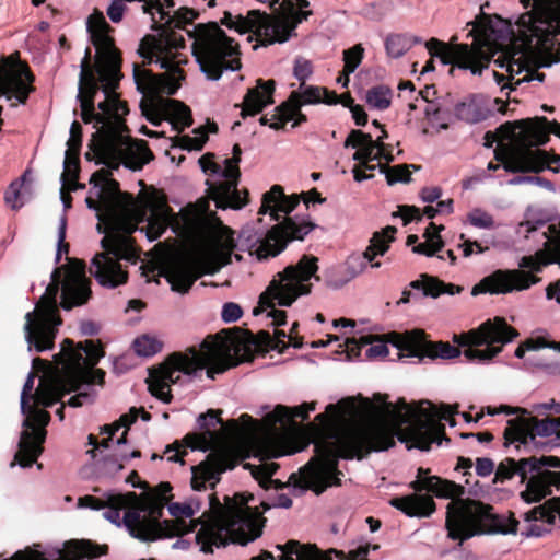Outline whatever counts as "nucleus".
I'll return each instance as SVG.
<instances>
[{
	"instance_id": "obj_1",
	"label": "nucleus",
	"mask_w": 560,
	"mask_h": 560,
	"mask_svg": "<svg viewBox=\"0 0 560 560\" xmlns=\"http://www.w3.org/2000/svg\"><path fill=\"white\" fill-rule=\"evenodd\" d=\"M85 202L96 212L97 231L104 233L101 240L103 252L92 258L89 270L98 284L110 289L127 281L121 260H136L130 234L137 230L144 233L149 242L158 240L167 228L184 237L208 238L205 256L217 270L231 261L234 249L247 252L257 260L268 259L279 255L289 242L304 240L316 228L308 215L287 218L299 206L300 197L287 196L279 185L262 194L258 214H268L271 221L284 220L266 234L247 224L240 231L237 240L205 199L189 203L178 214H174L163 200L142 205L120 191L112 197L100 196V200L88 197Z\"/></svg>"
},
{
	"instance_id": "obj_2",
	"label": "nucleus",
	"mask_w": 560,
	"mask_h": 560,
	"mask_svg": "<svg viewBox=\"0 0 560 560\" xmlns=\"http://www.w3.org/2000/svg\"><path fill=\"white\" fill-rule=\"evenodd\" d=\"M370 407L368 402L359 406L352 398H347L328 405L325 412L316 416L323 430L336 427H343V430L330 439L314 442L315 455L298 476L290 478L294 480V488L320 494L328 487L339 485V458H360L363 453L385 451L395 444V436L400 442H410L408 448L429 451L432 443L441 445L442 438L448 442L441 421L456 425L453 407L448 405L438 407L422 401L418 407H411L405 401L385 402L365 415L364 409Z\"/></svg>"
},
{
	"instance_id": "obj_3",
	"label": "nucleus",
	"mask_w": 560,
	"mask_h": 560,
	"mask_svg": "<svg viewBox=\"0 0 560 560\" xmlns=\"http://www.w3.org/2000/svg\"><path fill=\"white\" fill-rule=\"evenodd\" d=\"M89 50L81 63L79 94L81 118L85 124L94 122L97 138L91 144L88 160L95 159L112 170L120 165L140 171L153 155L143 140L132 139L128 133L124 116L128 114L127 104L115 92L119 73L115 67H101L97 78L88 68Z\"/></svg>"
},
{
	"instance_id": "obj_4",
	"label": "nucleus",
	"mask_w": 560,
	"mask_h": 560,
	"mask_svg": "<svg viewBox=\"0 0 560 560\" xmlns=\"http://www.w3.org/2000/svg\"><path fill=\"white\" fill-rule=\"evenodd\" d=\"M428 474V469L418 468L416 480L409 483L415 493L393 498L389 504L409 517H428L435 511V503L431 495L420 492L427 491L438 498L451 499L445 525L448 537L460 542L485 533L506 535L517 532L515 521L493 515L491 508L481 502L460 499L465 493L463 486Z\"/></svg>"
},
{
	"instance_id": "obj_5",
	"label": "nucleus",
	"mask_w": 560,
	"mask_h": 560,
	"mask_svg": "<svg viewBox=\"0 0 560 560\" xmlns=\"http://www.w3.org/2000/svg\"><path fill=\"white\" fill-rule=\"evenodd\" d=\"M207 500L210 514L199 522L192 538L190 534H177L179 538L173 544L174 549L186 550L195 544L201 552L208 553L230 542L245 546L261 536L266 520L256 508L248 505L254 500L252 494L226 495L223 503L215 494L207 495Z\"/></svg>"
},
{
	"instance_id": "obj_6",
	"label": "nucleus",
	"mask_w": 560,
	"mask_h": 560,
	"mask_svg": "<svg viewBox=\"0 0 560 560\" xmlns=\"http://www.w3.org/2000/svg\"><path fill=\"white\" fill-rule=\"evenodd\" d=\"M465 37L471 43H456L453 36L450 43L431 38L425 47L432 58H438L443 66H454L480 75L489 67L491 58L501 49L508 38V27L503 20L482 15L467 23Z\"/></svg>"
},
{
	"instance_id": "obj_7",
	"label": "nucleus",
	"mask_w": 560,
	"mask_h": 560,
	"mask_svg": "<svg viewBox=\"0 0 560 560\" xmlns=\"http://www.w3.org/2000/svg\"><path fill=\"white\" fill-rule=\"evenodd\" d=\"M184 48V35L177 31H163L156 37L144 38L138 48L140 57L144 62L159 65L165 72L154 74L135 63L133 80L137 90L144 96L175 94L184 80L182 65L187 62L180 51Z\"/></svg>"
},
{
	"instance_id": "obj_8",
	"label": "nucleus",
	"mask_w": 560,
	"mask_h": 560,
	"mask_svg": "<svg viewBox=\"0 0 560 560\" xmlns=\"http://www.w3.org/2000/svg\"><path fill=\"white\" fill-rule=\"evenodd\" d=\"M518 138L515 144H499L494 150V158L502 163L504 171L509 173H538L548 163L555 164L553 172L560 173V155L549 159L545 151L533 149L542 145L548 140V133L552 132L560 138V124L548 121L545 117L521 120Z\"/></svg>"
},
{
	"instance_id": "obj_9",
	"label": "nucleus",
	"mask_w": 560,
	"mask_h": 560,
	"mask_svg": "<svg viewBox=\"0 0 560 560\" xmlns=\"http://www.w3.org/2000/svg\"><path fill=\"white\" fill-rule=\"evenodd\" d=\"M229 365L223 359L222 349L214 342L203 341L198 348H190L184 353H174L151 376L149 389L153 396L164 402L171 400L170 386L190 382L206 370L209 378L223 373Z\"/></svg>"
},
{
	"instance_id": "obj_10",
	"label": "nucleus",
	"mask_w": 560,
	"mask_h": 560,
	"mask_svg": "<svg viewBox=\"0 0 560 560\" xmlns=\"http://www.w3.org/2000/svg\"><path fill=\"white\" fill-rule=\"evenodd\" d=\"M318 270L317 258L304 255L296 265H290L278 272L259 298L254 314L266 313L273 326L285 324L287 314L276 305L287 307L302 295L311 292V279Z\"/></svg>"
},
{
	"instance_id": "obj_11",
	"label": "nucleus",
	"mask_w": 560,
	"mask_h": 560,
	"mask_svg": "<svg viewBox=\"0 0 560 560\" xmlns=\"http://www.w3.org/2000/svg\"><path fill=\"white\" fill-rule=\"evenodd\" d=\"M62 377V373L58 376H54L50 380H40L35 394L32 396L31 392L34 386V373L30 372L20 397V410L21 413L26 416L22 422L23 431L21 432L20 440L18 443V452L14 455V459L10 463L11 467L19 465L22 468L31 467L42 454V444L45 441L46 431L44 428L49 422V413L45 410L38 409L42 406L36 400V394L40 386H46L54 380ZM43 407H45L43 405Z\"/></svg>"
},
{
	"instance_id": "obj_12",
	"label": "nucleus",
	"mask_w": 560,
	"mask_h": 560,
	"mask_svg": "<svg viewBox=\"0 0 560 560\" xmlns=\"http://www.w3.org/2000/svg\"><path fill=\"white\" fill-rule=\"evenodd\" d=\"M545 467L560 468V459L551 456H533L520 460L505 458L499 464L495 478L503 481L518 476L521 482L526 483L525 490L521 492L522 499L527 503L538 502L551 494L552 488L560 489V472Z\"/></svg>"
},
{
	"instance_id": "obj_13",
	"label": "nucleus",
	"mask_w": 560,
	"mask_h": 560,
	"mask_svg": "<svg viewBox=\"0 0 560 560\" xmlns=\"http://www.w3.org/2000/svg\"><path fill=\"white\" fill-rule=\"evenodd\" d=\"M192 52L200 71L211 81L219 80L223 71L241 69L237 45L215 23L197 28Z\"/></svg>"
},
{
	"instance_id": "obj_14",
	"label": "nucleus",
	"mask_w": 560,
	"mask_h": 560,
	"mask_svg": "<svg viewBox=\"0 0 560 560\" xmlns=\"http://www.w3.org/2000/svg\"><path fill=\"white\" fill-rule=\"evenodd\" d=\"M160 511L159 505H139L135 493L118 494L110 499L103 517L117 527H124L131 537L150 542L167 533V525L159 524Z\"/></svg>"
},
{
	"instance_id": "obj_15",
	"label": "nucleus",
	"mask_w": 560,
	"mask_h": 560,
	"mask_svg": "<svg viewBox=\"0 0 560 560\" xmlns=\"http://www.w3.org/2000/svg\"><path fill=\"white\" fill-rule=\"evenodd\" d=\"M51 282L32 312L25 315L24 335L28 351L44 352L54 347L57 328L61 324L58 315L57 293L59 290L60 271L54 269Z\"/></svg>"
},
{
	"instance_id": "obj_16",
	"label": "nucleus",
	"mask_w": 560,
	"mask_h": 560,
	"mask_svg": "<svg viewBox=\"0 0 560 560\" xmlns=\"http://www.w3.org/2000/svg\"><path fill=\"white\" fill-rule=\"evenodd\" d=\"M517 331L504 318L495 317L482 323L478 328L455 336V341L467 347L464 357L469 361L489 362L502 350V345L517 337Z\"/></svg>"
},
{
	"instance_id": "obj_17",
	"label": "nucleus",
	"mask_w": 560,
	"mask_h": 560,
	"mask_svg": "<svg viewBox=\"0 0 560 560\" xmlns=\"http://www.w3.org/2000/svg\"><path fill=\"white\" fill-rule=\"evenodd\" d=\"M82 374L75 380L72 376H62L59 380L51 381L46 386L42 385L37 390L36 400L44 406H52L61 400L66 394L74 392L75 395L67 401L70 407L75 408L93 402L96 392L92 385H103L105 372L88 368L82 370Z\"/></svg>"
},
{
	"instance_id": "obj_18",
	"label": "nucleus",
	"mask_w": 560,
	"mask_h": 560,
	"mask_svg": "<svg viewBox=\"0 0 560 560\" xmlns=\"http://www.w3.org/2000/svg\"><path fill=\"white\" fill-rule=\"evenodd\" d=\"M241 148L235 144L233 148V158L225 159L223 164L212 162L207 155L199 159L201 170L207 173L211 172L223 180L218 185L209 184V205L214 202L217 209H234L238 210L245 205L244 198L237 190V179L240 177L238 162L241 160ZM200 200H203L201 198Z\"/></svg>"
},
{
	"instance_id": "obj_19",
	"label": "nucleus",
	"mask_w": 560,
	"mask_h": 560,
	"mask_svg": "<svg viewBox=\"0 0 560 560\" xmlns=\"http://www.w3.org/2000/svg\"><path fill=\"white\" fill-rule=\"evenodd\" d=\"M396 231V228L387 226L381 232L374 233L370 240V245L364 252L351 254L339 270L328 276L326 280L327 285L338 290L363 273L369 266L371 268H380L382 264L377 258L387 253L389 244L395 238Z\"/></svg>"
},
{
	"instance_id": "obj_20",
	"label": "nucleus",
	"mask_w": 560,
	"mask_h": 560,
	"mask_svg": "<svg viewBox=\"0 0 560 560\" xmlns=\"http://www.w3.org/2000/svg\"><path fill=\"white\" fill-rule=\"evenodd\" d=\"M223 23L240 34L254 33L264 46L289 40L295 27L288 19L256 10L248 11L246 15L226 13Z\"/></svg>"
},
{
	"instance_id": "obj_21",
	"label": "nucleus",
	"mask_w": 560,
	"mask_h": 560,
	"mask_svg": "<svg viewBox=\"0 0 560 560\" xmlns=\"http://www.w3.org/2000/svg\"><path fill=\"white\" fill-rule=\"evenodd\" d=\"M526 238H533L541 248L534 255L523 256L518 267L530 272H540L548 265L560 267V224H546L544 221H526L520 224Z\"/></svg>"
},
{
	"instance_id": "obj_22",
	"label": "nucleus",
	"mask_w": 560,
	"mask_h": 560,
	"mask_svg": "<svg viewBox=\"0 0 560 560\" xmlns=\"http://www.w3.org/2000/svg\"><path fill=\"white\" fill-rule=\"evenodd\" d=\"M537 411H551L560 413V402L551 401L550 404H541L535 408ZM560 436V417L557 418H544L538 420L536 418H529L527 423H520L516 420H509L508 427L504 430L505 446L510 444L518 443L520 445L526 446L529 442L535 440V436Z\"/></svg>"
},
{
	"instance_id": "obj_23",
	"label": "nucleus",
	"mask_w": 560,
	"mask_h": 560,
	"mask_svg": "<svg viewBox=\"0 0 560 560\" xmlns=\"http://www.w3.org/2000/svg\"><path fill=\"white\" fill-rule=\"evenodd\" d=\"M388 342L406 357L431 359H454L460 354L458 348L447 342H431L425 339L424 332L419 329L405 332H392Z\"/></svg>"
},
{
	"instance_id": "obj_24",
	"label": "nucleus",
	"mask_w": 560,
	"mask_h": 560,
	"mask_svg": "<svg viewBox=\"0 0 560 560\" xmlns=\"http://www.w3.org/2000/svg\"><path fill=\"white\" fill-rule=\"evenodd\" d=\"M103 357L102 349L92 340H85L77 347L71 340L61 343V350L55 361L61 366L62 376L80 377L83 369L93 368Z\"/></svg>"
},
{
	"instance_id": "obj_25",
	"label": "nucleus",
	"mask_w": 560,
	"mask_h": 560,
	"mask_svg": "<svg viewBox=\"0 0 560 560\" xmlns=\"http://www.w3.org/2000/svg\"><path fill=\"white\" fill-rule=\"evenodd\" d=\"M203 504V500L199 495H190L183 502H172L167 504L168 513L174 517L173 521H161L162 517L159 518V524L161 526L167 525V533L163 535L160 539L166 537H174L177 534H194L195 529L198 525H200V521L206 520L208 514H210V508L208 511H205L200 518L192 520V516L201 510ZM210 505V503L208 502Z\"/></svg>"
},
{
	"instance_id": "obj_26",
	"label": "nucleus",
	"mask_w": 560,
	"mask_h": 560,
	"mask_svg": "<svg viewBox=\"0 0 560 560\" xmlns=\"http://www.w3.org/2000/svg\"><path fill=\"white\" fill-rule=\"evenodd\" d=\"M538 278L521 270H495L481 279L471 289V295L506 294L514 290L522 291L538 282Z\"/></svg>"
},
{
	"instance_id": "obj_27",
	"label": "nucleus",
	"mask_w": 560,
	"mask_h": 560,
	"mask_svg": "<svg viewBox=\"0 0 560 560\" xmlns=\"http://www.w3.org/2000/svg\"><path fill=\"white\" fill-rule=\"evenodd\" d=\"M236 457L228 450H218L210 453L197 466L191 467V488L195 491L213 489L221 479V474L231 470L236 465Z\"/></svg>"
},
{
	"instance_id": "obj_28",
	"label": "nucleus",
	"mask_w": 560,
	"mask_h": 560,
	"mask_svg": "<svg viewBox=\"0 0 560 560\" xmlns=\"http://www.w3.org/2000/svg\"><path fill=\"white\" fill-rule=\"evenodd\" d=\"M34 77L22 63L0 67V97H4L11 106L24 104L33 91Z\"/></svg>"
},
{
	"instance_id": "obj_29",
	"label": "nucleus",
	"mask_w": 560,
	"mask_h": 560,
	"mask_svg": "<svg viewBox=\"0 0 560 560\" xmlns=\"http://www.w3.org/2000/svg\"><path fill=\"white\" fill-rule=\"evenodd\" d=\"M90 294L91 290L84 276V266L81 262H75V266L66 271L61 287L60 305L63 310L69 311L74 306L86 303Z\"/></svg>"
},
{
	"instance_id": "obj_30",
	"label": "nucleus",
	"mask_w": 560,
	"mask_h": 560,
	"mask_svg": "<svg viewBox=\"0 0 560 560\" xmlns=\"http://www.w3.org/2000/svg\"><path fill=\"white\" fill-rule=\"evenodd\" d=\"M86 28L97 54L114 63L117 50L114 39L108 34L110 26L106 22L104 14L98 11L91 14L86 22Z\"/></svg>"
},
{
	"instance_id": "obj_31",
	"label": "nucleus",
	"mask_w": 560,
	"mask_h": 560,
	"mask_svg": "<svg viewBox=\"0 0 560 560\" xmlns=\"http://www.w3.org/2000/svg\"><path fill=\"white\" fill-rule=\"evenodd\" d=\"M141 416V419L143 421H149L151 419V416L149 412H147L144 409L132 407L129 409V412L121 415L120 418L110 423L105 424L101 428V434L107 435V438L103 439V441L100 443L96 438L93 435H89V444L92 445L94 448L103 447L108 448L110 442L113 441L114 435L124 428V433L121 436H119L116 440V445L120 446L121 444H125L127 442L126 434L129 427L135 423L138 419V417Z\"/></svg>"
},
{
	"instance_id": "obj_32",
	"label": "nucleus",
	"mask_w": 560,
	"mask_h": 560,
	"mask_svg": "<svg viewBox=\"0 0 560 560\" xmlns=\"http://www.w3.org/2000/svg\"><path fill=\"white\" fill-rule=\"evenodd\" d=\"M174 7L173 0H150L143 4L144 13H149L152 16L154 24H164L172 27L174 24L175 28H183L184 24L190 23L195 19V12L192 10H185L177 14V19L171 14V9Z\"/></svg>"
},
{
	"instance_id": "obj_33",
	"label": "nucleus",
	"mask_w": 560,
	"mask_h": 560,
	"mask_svg": "<svg viewBox=\"0 0 560 560\" xmlns=\"http://www.w3.org/2000/svg\"><path fill=\"white\" fill-rule=\"evenodd\" d=\"M345 148L357 149L352 159L360 162L366 170L374 171V165H369L370 161H381V151L373 138L361 130H352L345 140Z\"/></svg>"
},
{
	"instance_id": "obj_34",
	"label": "nucleus",
	"mask_w": 560,
	"mask_h": 560,
	"mask_svg": "<svg viewBox=\"0 0 560 560\" xmlns=\"http://www.w3.org/2000/svg\"><path fill=\"white\" fill-rule=\"evenodd\" d=\"M275 82L272 80H258L257 86L248 89L241 110L243 118L255 116L265 107L273 103Z\"/></svg>"
},
{
	"instance_id": "obj_35",
	"label": "nucleus",
	"mask_w": 560,
	"mask_h": 560,
	"mask_svg": "<svg viewBox=\"0 0 560 560\" xmlns=\"http://www.w3.org/2000/svg\"><path fill=\"white\" fill-rule=\"evenodd\" d=\"M491 113L488 98L481 94L469 95L457 103L454 108L455 116L470 125L483 121Z\"/></svg>"
},
{
	"instance_id": "obj_36",
	"label": "nucleus",
	"mask_w": 560,
	"mask_h": 560,
	"mask_svg": "<svg viewBox=\"0 0 560 560\" xmlns=\"http://www.w3.org/2000/svg\"><path fill=\"white\" fill-rule=\"evenodd\" d=\"M409 288L411 290L402 291V295L397 302L398 304L409 303L411 296L438 298L443 293L454 294L453 284L446 285L442 281L427 275H422L419 280L411 281Z\"/></svg>"
},
{
	"instance_id": "obj_37",
	"label": "nucleus",
	"mask_w": 560,
	"mask_h": 560,
	"mask_svg": "<svg viewBox=\"0 0 560 560\" xmlns=\"http://www.w3.org/2000/svg\"><path fill=\"white\" fill-rule=\"evenodd\" d=\"M288 101L291 102V104H295L296 108L319 103L335 105L339 103V97L336 93L329 92L327 89L300 83L299 89L291 92Z\"/></svg>"
},
{
	"instance_id": "obj_38",
	"label": "nucleus",
	"mask_w": 560,
	"mask_h": 560,
	"mask_svg": "<svg viewBox=\"0 0 560 560\" xmlns=\"http://www.w3.org/2000/svg\"><path fill=\"white\" fill-rule=\"evenodd\" d=\"M164 277L172 290L179 293H186L198 278L195 268L184 260L172 262L165 270Z\"/></svg>"
},
{
	"instance_id": "obj_39",
	"label": "nucleus",
	"mask_w": 560,
	"mask_h": 560,
	"mask_svg": "<svg viewBox=\"0 0 560 560\" xmlns=\"http://www.w3.org/2000/svg\"><path fill=\"white\" fill-rule=\"evenodd\" d=\"M315 410V402H305L301 406L289 408L285 406H277L272 412H269L265 420L269 425L277 423L284 424L293 421L295 418L305 420L310 412Z\"/></svg>"
},
{
	"instance_id": "obj_40",
	"label": "nucleus",
	"mask_w": 560,
	"mask_h": 560,
	"mask_svg": "<svg viewBox=\"0 0 560 560\" xmlns=\"http://www.w3.org/2000/svg\"><path fill=\"white\" fill-rule=\"evenodd\" d=\"M521 2L524 8L534 9L560 28V0H521Z\"/></svg>"
},
{
	"instance_id": "obj_41",
	"label": "nucleus",
	"mask_w": 560,
	"mask_h": 560,
	"mask_svg": "<svg viewBox=\"0 0 560 560\" xmlns=\"http://www.w3.org/2000/svg\"><path fill=\"white\" fill-rule=\"evenodd\" d=\"M347 342L355 345L359 349L361 347L369 346L365 354L370 359L385 358L388 354L387 343L383 340L376 339V337L371 334L347 339Z\"/></svg>"
},
{
	"instance_id": "obj_42",
	"label": "nucleus",
	"mask_w": 560,
	"mask_h": 560,
	"mask_svg": "<svg viewBox=\"0 0 560 560\" xmlns=\"http://www.w3.org/2000/svg\"><path fill=\"white\" fill-rule=\"evenodd\" d=\"M301 107H296L295 104L287 101L285 103L278 106V114L276 115L277 120L270 124V128L275 130L283 129L285 124L294 120L292 127H296L301 122L306 120L304 114L301 113Z\"/></svg>"
},
{
	"instance_id": "obj_43",
	"label": "nucleus",
	"mask_w": 560,
	"mask_h": 560,
	"mask_svg": "<svg viewBox=\"0 0 560 560\" xmlns=\"http://www.w3.org/2000/svg\"><path fill=\"white\" fill-rule=\"evenodd\" d=\"M165 113L170 115L172 124L178 130L191 125L190 109L178 101L168 100L165 104Z\"/></svg>"
},
{
	"instance_id": "obj_44",
	"label": "nucleus",
	"mask_w": 560,
	"mask_h": 560,
	"mask_svg": "<svg viewBox=\"0 0 560 560\" xmlns=\"http://www.w3.org/2000/svg\"><path fill=\"white\" fill-rule=\"evenodd\" d=\"M412 48L410 36L405 34H390L385 38L386 54L394 59L402 57Z\"/></svg>"
},
{
	"instance_id": "obj_45",
	"label": "nucleus",
	"mask_w": 560,
	"mask_h": 560,
	"mask_svg": "<svg viewBox=\"0 0 560 560\" xmlns=\"http://www.w3.org/2000/svg\"><path fill=\"white\" fill-rule=\"evenodd\" d=\"M259 336L264 339L268 347L273 350H278L279 352H282L290 346L293 348H301L302 346L301 342L293 341L291 335H288L280 329H275L272 336L268 331H261Z\"/></svg>"
},
{
	"instance_id": "obj_46",
	"label": "nucleus",
	"mask_w": 560,
	"mask_h": 560,
	"mask_svg": "<svg viewBox=\"0 0 560 560\" xmlns=\"http://www.w3.org/2000/svg\"><path fill=\"white\" fill-rule=\"evenodd\" d=\"M365 101L371 108L384 110L389 107L392 91L385 85H376L366 92Z\"/></svg>"
},
{
	"instance_id": "obj_47",
	"label": "nucleus",
	"mask_w": 560,
	"mask_h": 560,
	"mask_svg": "<svg viewBox=\"0 0 560 560\" xmlns=\"http://www.w3.org/2000/svg\"><path fill=\"white\" fill-rule=\"evenodd\" d=\"M544 348H550L560 352V342L548 341L546 337L542 336L532 337L516 348L514 355L518 359H523L526 351H537Z\"/></svg>"
},
{
	"instance_id": "obj_48",
	"label": "nucleus",
	"mask_w": 560,
	"mask_h": 560,
	"mask_svg": "<svg viewBox=\"0 0 560 560\" xmlns=\"http://www.w3.org/2000/svg\"><path fill=\"white\" fill-rule=\"evenodd\" d=\"M79 153L65 152L63 173L61 175V183L63 187L70 189L75 188V182L79 173Z\"/></svg>"
},
{
	"instance_id": "obj_49",
	"label": "nucleus",
	"mask_w": 560,
	"mask_h": 560,
	"mask_svg": "<svg viewBox=\"0 0 560 560\" xmlns=\"http://www.w3.org/2000/svg\"><path fill=\"white\" fill-rule=\"evenodd\" d=\"M172 487L167 482L160 483L153 491L148 493L141 500L137 499L139 505H159L161 509V517L163 516L164 504L167 500V494L171 492Z\"/></svg>"
},
{
	"instance_id": "obj_50",
	"label": "nucleus",
	"mask_w": 560,
	"mask_h": 560,
	"mask_svg": "<svg viewBox=\"0 0 560 560\" xmlns=\"http://www.w3.org/2000/svg\"><path fill=\"white\" fill-rule=\"evenodd\" d=\"M363 57V48L361 45H355L350 49L343 51V61H345V82L342 83L343 88H347L349 84V75L353 73L357 68L360 66Z\"/></svg>"
},
{
	"instance_id": "obj_51",
	"label": "nucleus",
	"mask_w": 560,
	"mask_h": 560,
	"mask_svg": "<svg viewBox=\"0 0 560 560\" xmlns=\"http://www.w3.org/2000/svg\"><path fill=\"white\" fill-rule=\"evenodd\" d=\"M423 236L425 237V242L415 245L412 247L413 253L433 257L442 250L444 243L438 233L431 236L429 232H424Z\"/></svg>"
},
{
	"instance_id": "obj_52",
	"label": "nucleus",
	"mask_w": 560,
	"mask_h": 560,
	"mask_svg": "<svg viewBox=\"0 0 560 560\" xmlns=\"http://www.w3.org/2000/svg\"><path fill=\"white\" fill-rule=\"evenodd\" d=\"M246 467L250 469L253 477L261 487L268 488L269 483L272 481L271 478L275 475L278 465L270 462H262L258 465L247 464Z\"/></svg>"
},
{
	"instance_id": "obj_53",
	"label": "nucleus",
	"mask_w": 560,
	"mask_h": 560,
	"mask_svg": "<svg viewBox=\"0 0 560 560\" xmlns=\"http://www.w3.org/2000/svg\"><path fill=\"white\" fill-rule=\"evenodd\" d=\"M161 348L162 343L158 339L147 335L138 337L133 341V350L140 357H152L158 353Z\"/></svg>"
},
{
	"instance_id": "obj_54",
	"label": "nucleus",
	"mask_w": 560,
	"mask_h": 560,
	"mask_svg": "<svg viewBox=\"0 0 560 560\" xmlns=\"http://www.w3.org/2000/svg\"><path fill=\"white\" fill-rule=\"evenodd\" d=\"M28 172H25L20 180H15L11 183L8 190L5 191V202L8 206H10L12 209H20L24 205V198L22 195V186L24 180L26 179Z\"/></svg>"
},
{
	"instance_id": "obj_55",
	"label": "nucleus",
	"mask_w": 560,
	"mask_h": 560,
	"mask_svg": "<svg viewBox=\"0 0 560 560\" xmlns=\"http://www.w3.org/2000/svg\"><path fill=\"white\" fill-rule=\"evenodd\" d=\"M467 220L475 228L487 230L494 228L492 215L481 209H474L469 212Z\"/></svg>"
},
{
	"instance_id": "obj_56",
	"label": "nucleus",
	"mask_w": 560,
	"mask_h": 560,
	"mask_svg": "<svg viewBox=\"0 0 560 560\" xmlns=\"http://www.w3.org/2000/svg\"><path fill=\"white\" fill-rule=\"evenodd\" d=\"M385 175L388 185H394L396 183H408L410 182L411 177V173L407 165H396L389 167Z\"/></svg>"
},
{
	"instance_id": "obj_57",
	"label": "nucleus",
	"mask_w": 560,
	"mask_h": 560,
	"mask_svg": "<svg viewBox=\"0 0 560 560\" xmlns=\"http://www.w3.org/2000/svg\"><path fill=\"white\" fill-rule=\"evenodd\" d=\"M195 133V137L185 136L180 139V145L184 149L188 151H200L203 148L205 143L208 140L207 132L200 129H196Z\"/></svg>"
},
{
	"instance_id": "obj_58",
	"label": "nucleus",
	"mask_w": 560,
	"mask_h": 560,
	"mask_svg": "<svg viewBox=\"0 0 560 560\" xmlns=\"http://www.w3.org/2000/svg\"><path fill=\"white\" fill-rule=\"evenodd\" d=\"M313 74V65L310 60L298 57L294 60L293 75L301 83H305Z\"/></svg>"
},
{
	"instance_id": "obj_59",
	"label": "nucleus",
	"mask_w": 560,
	"mask_h": 560,
	"mask_svg": "<svg viewBox=\"0 0 560 560\" xmlns=\"http://www.w3.org/2000/svg\"><path fill=\"white\" fill-rule=\"evenodd\" d=\"M533 520L541 521L548 525H552L556 521L557 515L560 517V500L557 501L553 511L547 510L545 506L535 508L530 513Z\"/></svg>"
},
{
	"instance_id": "obj_60",
	"label": "nucleus",
	"mask_w": 560,
	"mask_h": 560,
	"mask_svg": "<svg viewBox=\"0 0 560 560\" xmlns=\"http://www.w3.org/2000/svg\"><path fill=\"white\" fill-rule=\"evenodd\" d=\"M124 468V460L120 459L119 453L106 456L102 460L101 471L106 476H115Z\"/></svg>"
},
{
	"instance_id": "obj_61",
	"label": "nucleus",
	"mask_w": 560,
	"mask_h": 560,
	"mask_svg": "<svg viewBox=\"0 0 560 560\" xmlns=\"http://www.w3.org/2000/svg\"><path fill=\"white\" fill-rule=\"evenodd\" d=\"M66 229H67V218L63 214L59 220L58 225V241H57V248H56V256L55 260L58 262L61 258L62 253H68L69 246L65 243L66 240Z\"/></svg>"
},
{
	"instance_id": "obj_62",
	"label": "nucleus",
	"mask_w": 560,
	"mask_h": 560,
	"mask_svg": "<svg viewBox=\"0 0 560 560\" xmlns=\"http://www.w3.org/2000/svg\"><path fill=\"white\" fill-rule=\"evenodd\" d=\"M243 311L241 306L234 302L224 303L221 311V318L224 323H234L241 318Z\"/></svg>"
},
{
	"instance_id": "obj_63",
	"label": "nucleus",
	"mask_w": 560,
	"mask_h": 560,
	"mask_svg": "<svg viewBox=\"0 0 560 560\" xmlns=\"http://www.w3.org/2000/svg\"><path fill=\"white\" fill-rule=\"evenodd\" d=\"M126 0H112L107 7L106 14L113 23H119L126 11Z\"/></svg>"
},
{
	"instance_id": "obj_64",
	"label": "nucleus",
	"mask_w": 560,
	"mask_h": 560,
	"mask_svg": "<svg viewBox=\"0 0 560 560\" xmlns=\"http://www.w3.org/2000/svg\"><path fill=\"white\" fill-rule=\"evenodd\" d=\"M221 421L219 416L213 411L209 410L206 413H201L197 418V424L201 430H207V433L210 434V429L214 428Z\"/></svg>"
}]
</instances>
